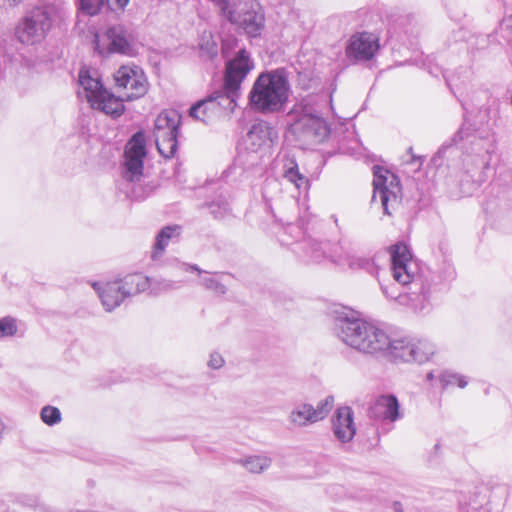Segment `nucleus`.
<instances>
[{"instance_id": "obj_40", "label": "nucleus", "mask_w": 512, "mask_h": 512, "mask_svg": "<svg viewBox=\"0 0 512 512\" xmlns=\"http://www.w3.org/2000/svg\"><path fill=\"white\" fill-rule=\"evenodd\" d=\"M201 284L206 289L211 290L216 294L223 295L226 293V287L214 277H211V276L203 277L201 279Z\"/></svg>"}, {"instance_id": "obj_27", "label": "nucleus", "mask_w": 512, "mask_h": 512, "mask_svg": "<svg viewBox=\"0 0 512 512\" xmlns=\"http://www.w3.org/2000/svg\"><path fill=\"white\" fill-rule=\"evenodd\" d=\"M412 362L424 363L435 353V346L428 340L412 338Z\"/></svg>"}, {"instance_id": "obj_9", "label": "nucleus", "mask_w": 512, "mask_h": 512, "mask_svg": "<svg viewBox=\"0 0 512 512\" xmlns=\"http://www.w3.org/2000/svg\"><path fill=\"white\" fill-rule=\"evenodd\" d=\"M388 171L383 167L375 165L373 167V196L372 201H375L377 197L380 198L383 211L387 215H391L389 206L398 201V194L400 193V181L395 174H391L389 177Z\"/></svg>"}, {"instance_id": "obj_22", "label": "nucleus", "mask_w": 512, "mask_h": 512, "mask_svg": "<svg viewBox=\"0 0 512 512\" xmlns=\"http://www.w3.org/2000/svg\"><path fill=\"white\" fill-rule=\"evenodd\" d=\"M181 227L178 225L163 227L156 236L152 251V259L157 260L164 252L169 241L180 236Z\"/></svg>"}, {"instance_id": "obj_32", "label": "nucleus", "mask_w": 512, "mask_h": 512, "mask_svg": "<svg viewBox=\"0 0 512 512\" xmlns=\"http://www.w3.org/2000/svg\"><path fill=\"white\" fill-rule=\"evenodd\" d=\"M465 137L464 128L461 127L449 140L444 142L441 147L438 149L436 154L433 157V162L437 163L438 160H441L445 157V154L448 150H450L454 145L462 141Z\"/></svg>"}, {"instance_id": "obj_24", "label": "nucleus", "mask_w": 512, "mask_h": 512, "mask_svg": "<svg viewBox=\"0 0 512 512\" xmlns=\"http://www.w3.org/2000/svg\"><path fill=\"white\" fill-rule=\"evenodd\" d=\"M289 422L297 427H305L316 423L312 413V405L309 403H300L296 405L289 415Z\"/></svg>"}, {"instance_id": "obj_12", "label": "nucleus", "mask_w": 512, "mask_h": 512, "mask_svg": "<svg viewBox=\"0 0 512 512\" xmlns=\"http://www.w3.org/2000/svg\"><path fill=\"white\" fill-rule=\"evenodd\" d=\"M235 22H230L243 29L249 37H258L265 27V16L258 3L245 5L235 15Z\"/></svg>"}, {"instance_id": "obj_20", "label": "nucleus", "mask_w": 512, "mask_h": 512, "mask_svg": "<svg viewBox=\"0 0 512 512\" xmlns=\"http://www.w3.org/2000/svg\"><path fill=\"white\" fill-rule=\"evenodd\" d=\"M119 282V287L125 297H131L148 290L151 285V278L141 273L126 275Z\"/></svg>"}, {"instance_id": "obj_16", "label": "nucleus", "mask_w": 512, "mask_h": 512, "mask_svg": "<svg viewBox=\"0 0 512 512\" xmlns=\"http://www.w3.org/2000/svg\"><path fill=\"white\" fill-rule=\"evenodd\" d=\"M332 426L333 433L340 442H350L356 434L353 410L348 406L339 407L335 411Z\"/></svg>"}, {"instance_id": "obj_53", "label": "nucleus", "mask_w": 512, "mask_h": 512, "mask_svg": "<svg viewBox=\"0 0 512 512\" xmlns=\"http://www.w3.org/2000/svg\"><path fill=\"white\" fill-rule=\"evenodd\" d=\"M487 166H488V162H487V161H484V162H483V167H485V168H486Z\"/></svg>"}, {"instance_id": "obj_43", "label": "nucleus", "mask_w": 512, "mask_h": 512, "mask_svg": "<svg viewBox=\"0 0 512 512\" xmlns=\"http://www.w3.org/2000/svg\"><path fill=\"white\" fill-rule=\"evenodd\" d=\"M23 505L28 507H38L39 499L34 495H22L19 500Z\"/></svg>"}, {"instance_id": "obj_2", "label": "nucleus", "mask_w": 512, "mask_h": 512, "mask_svg": "<svg viewBox=\"0 0 512 512\" xmlns=\"http://www.w3.org/2000/svg\"><path fill=\"white\" fill-rule=\"evenodd\" d=\"M390 259L394 280L402 286H409V292L397 297L398 303L420 314L429 313L432 309L430 297L434 291L430 273L414 272L411 253L403 243L390 247Z\"/></svg>"}, {"instance_id": "obj_41", "label": "nucleus", "mask_w": 512, "mask_h": 512, "mask_svg": "<svg viewBox=\"0 0 512 512\" xmlns=\"http://www.w3.org/2000/svg\"><path fill=\"white\" fill-rule=\"evenodd\" d=\"M502 37L512 43V13L506 15L500 23Z\"/></svg>"}, {"instance_id": "obj_3", "label": "nucleus", "mask_w": 512, "mask_h": 512, "mask_svg": "<svg viewBox=\"0 0 512 512\" xmlns=\"http://www.w3.org/2000/svg\"><path fill=\"white\" fill-rule=\"evenodd\" d=\"M290 84L284 68L262 72L249 92L251 107L260 113L283 111L288 102Z\"/></svg>"}, {"instance_id": "obj_39", "label": "nucleus", "mask_w": 512, "mask_h": 512, "mask_svg": "<svg viewBox=\"0 0 512 512\" xmlns=\"http://www.w3.org/2000/svg\"><path fill=\"white\" fill-rule=\"evenodd\" d=\"M17 333L16 320L12 317L0 318V338L12 337Z\"/></svg>"}, {"instance_id": "obj_55", "label": "nucleus", "mask_w": 512, "mask_h": 512, "mask_svg": "<svg viewBox=\"0 0 512 512\" xmlns=\"http://www.w3.org/2000/svg\"><path fill=\"white\" fill-rule=\"evenodd\" d=\"M242 157H243V155H240V156L238 157L237 161H240Z\"/></svg>"}, {"instance_id": "obj_46", "label": "nucleus", "mask_w": 512, "mask_h": 512, "mask_svg": "<svg viewBox=\"0 0 512 512\" xmlns=\"http://www.w3.org/2000/svg\"><path fill=\"white\" fill-rule=\"evenodd\" d=\"M115 2L119 8L124 9L129 3V0H115Z\"/></svg>"}, {"instance_id": "obj_50", "label": "nucleus", "mask_w": 512, "mask_h": 512, "mask_svg": "<svg viewBox=\"0 0 512 512\" xmlns=\"http://www.w3.org/2000/svg\"><path fill=\"white\" fill-rule=\"evenodd\" d=\"M427 379H428V380H430V381L434 379V374H433V372H429V373L427 374Z\"/></svg>"}, {"instance_id": "obj_17", "label": "nucleus", "mask_w": 512, "mask_h": 512, "mask_svg": "<svg viewBox=\"0 0 512 512\" xmlns=\"http://www.w3.org/2000/svg\"><path fill=\"white\" fill-rule=\"evenodd\" d=\"M93 288L98 293L104 309L108 312L118 307L126 298L120 290L118 281L104 284L96 282L93 284Z\"/></svg>"}, {"instance_id": "obj_48", "label": "nucleus", "mask_w": 512, "mask_h": 512, "mask_svg": "<svg viewBox=\"0 0 512 512\" xmlns=\"http://www.w3.org/2000/svg\"><path fill=\"white\" fill-rule=\"evenodd\" d=\"M467 512H489V510L485 507H481L480 509L473 507V508L467 510Z\"/></svg>"}, {"instance_id": "obj_30", "label": "nucleus", "mask_w": 512, "mask_h": 512, "mask_svg": "<svg viewBox=\"0 0 512 512\" xmlns=\"http://www.w3.org/2000/svg\"><path fill=\"white\" fill-rule=\"evenodd\" d=\"M199 49L202 57L210 60L218 55V45L210 32H204L199 41Z\"/></svg>"}, {"instance_id": "obj_6", "label": "nucleus", "mask_w": 512, "mask_h": 512, "mask_svg": "<svg viewBox=\"0 0 512 512\" xmlns=\"http://www.w3.org/2000/svg\"><path fill=\"white\" fill-rule=\"evenodd\" d=\"M52 26L50 14L43 8L31 10L15 29L16 38L23 44L41 42Z\"/></svg>"}, {"instance_id": "obj_31", "label": "nucleus", "mask_w": 512, "mask_h": 512, "mask_svg": "<svg viewBox=\"0 0 512 512\" xmlns=\"http://www.w3.org/2000/svg\"><path fill=\"white\" fill-rule=\"evenodd\" d=\"M327 242H320L316 240H309L305 243L307 253L313 261H320L322 258L327 257Z\"/></svg>"}, {"instance_id": "obj_25", "label": "nucleus", "mask_w": 512, "mask_h": 512, "mask_svg": "<svg viewBox=\"0 0 512 512\" xmlns=\"http://www.w3.org/2000/svg\"><path fill=\"white\" fill-rule=\"evenodd\" d=\"M179 134H160L155 137L158 152L166 159L174 157L178 149Z\"/></svg>"}, {"instance_id": "obj_11", "label": "nucleus", "mask_w": 512, "mask_h": 512, "mask_svg": "<svg viewBox=\"0 0 512 512\" xmlns=\"http://www.w3.org/2000/svg\"><path fill=\"white\" fill-rule=\"evenodd\" d=\"M339 251L335 250L334 257L337 262H345L352 270H363L372 276H377L378 265L376 256H356L353 254L352 244L346 240H340L338 243Z\"/></svg>"}, {"instance_id": "obj_13", "label": "nucleus", "mask_w": 512, "mask_h": 512, "mask_svg": "<svg viewBox=\"0 0 512 512\" xmlns=\"http://www.w3.org/2000/svg\"><path fill=\"white\" fill-rule=\"evenodd\" d=\"M378 49V39L373 34L363 32L350 38L346 47V55L356 61H369Z\"/></svg>"}, {"instance_id": "obj_49", "label": "nucleus", "mask_w": 512, "mask_h": 512, "mask_svg": "<svg viewBox=\"0 0 512 512\" xmlns=\"http://www.w3.org/2000/svg\"><path fill=\"white\" fill-rule=\"evenodd\" d=\"M8 3H10L11 5H17L21 2H23L24 0H6Z\"/></svg>"}, {"instance_id": "obj_44", "label": "nucleus", "mask_w": 512, "mask_h": 512, "mask_svg": "<svg viewBox=\"0 0 512 512\" xmlns=\"http://www.w3.org/2000/svg\"><path fill=\"white\" fill-rule=\"evenodd\" d=\"M381 289H382L383 294L387 298H390V299L397 300V297L401 294V293L396 292L394 285L385 286V285L381 284Z\"/></svg>"}, {"instance_id": "obj_28", "label": "nucleus", "mask_w": 512, "mask_h": 512, "mask_svg": "<svg viewBox=\"0 0 512 512\" xmlns=\"http://www.w3.org/2000/svg\"><path fill=\"white\" fill-rule=\"evenodd\" d=\"M247 471L251 473H261L267 470L272 463V459L266 455H251L237 460Z\"/></svg>"}, {"instance_id": "obj_4", "label": "nucleus", "mask_w": 512, "mask_h": 512, "mask_svg": "<svg viewBox=\"0 0 512 512\" xmlns=\"http://www.w3.org/2000/svg\"><path fill=\"white\" fill-rule=\"evenodd\" d=\"M253 69L254 62L244 48L226 62L223 85L211 93L220 116L233 112L241 96V85Z\"/></svg>"}, {"instance_id": "obj_26", "label": "nucleus", "mask_w": 512, "mask_h": 512, "mask_svg": "<svg viewBox=\"0 0 512 512\" xmlns=\"http://www.w3.org/2000/svg\"><path fill=\"white\" fill-rule=\"evenodd\" d=\"M218 15L227 22H235V15L239 11L242 0H209Z\"/></svg>"}, {"instance_id": "obj_23", "label": "nucleus", "mask_w": 512, "mask_h": 512, "mask_svg": "<svg viewBox=\"0 0 512 512\" xmlns=\"http://www.w3.org/2000/svg\"><path fill=\"white\" fill-rule=\"evenodd\" d=\"M284 161V177L289 182L294 183L298 189H307L309 186V180L299 172L295 158L287 155Z\"/></svg>"}, {"instance_id": "obj_10", "label": "nucleus", "mask_w": 512, "mask_h": 512, "mask_svg": "<svg viewBox=\"0 0 512 512\" xmlns=\"http://www.w3.org/2000/svg\"><path fill=\"white\" fill-rule=\"evenodd\" d=\"M274 134L273 128L265 121H258L251 126L244 142L247 156L251 157L252 165L257 164L259 161V157L255 154L262 148L270 146Z\"/></svg>"}, {"instance_id": "obj_21", "label": "nucleus", "mask_w": 512, "mask_h": 512, "mask_svg": "<svg viewBox=\"0 0 512 512\" xmlns=\"http://www.w3.org/2000/svg\"><path fill=\"white\" fill-rule=\"evenodd\" d=\"M412 338L390 339L389 343L383 347L381 353H386L394 360L403 362H412Z\"/></svg>"}, {"instance_id": "obj_5", "label": "nucleus", "mask_w": 512, "mask_h": 512, "mask_svg": "<svg viewBox=\"0 0 512 512\" xmlns=\"http://www.w3.org/2000/svg\"><path fill=\"white\" fill-rule=\"evenodd\" d=\"M334 329L343 343L362 353H380L389 343V336L383 329L362 319H338Z\"/></svg>"}, {"instance_id": "obj_14", "label": "nucleus", "mask_w": 512, "mask_h": 512, "mask_svg": "<svg viewBox=\"0 0 512 512\" xmlns=\"http://www.w3.org/2000/svg\"><path fill=\"white\" fill-rule=\"evenodd\" d=\"M106 36L109 40V52L126 56L135 55V36L130 28L116 24L107 29Z\"/></svg>"}, {"instance_id": "obj_37", "label": "nucleus", "mask_w": 512, "mask_h": 512, "mask_svg": "<svg viewBox=\"0 0 512 512\" xmlns=\"http://www.w3.org/2000/svg\"><path fill=\"white\" fill-rule=\"evenodd\" d=\"M176 288V283L170 280L161 279H151V285L148 290L152 295H159L164 292H168Z\"/></svg>"}, {"instance_id": "obj_34", "label": "nucleus", "mask_w": 512, "mask_h": 512, "mask_svg": "<svg viewBox=\"0 0 512 512\" xmlns=\"http://www.w3.org/2000/svg\"><path fill=\"white\" fill-rule=\"evenodd\" d=\"M334 405V397L327 396L325 399L318 402L316 407L312 406V413L314 416L315 422L323 420L331 411Z\"/></svg>"}, {"instance_id": "obj_15", "label": "nucleus", "mask_w": 512, "mask_h": 512, "mask_svg": "<svg viewBox=\"0 0 512 512\" xmlns=\"http://www.w3.org/2000/svg\"><path fill=\"white\" fill-rule=\"evenodd\" d=\"M368 415L370 418L377 420L390 422L399 420L402 414L400 413V404L397 397L393 394L380 395L369 408Z\"/></svg>"}, {"instance_id": "obj_29", "label": "nucleus", "mask_w": 512, "mask_h": 512, "mask_svg": "<svg viewBox=\"0 0 512 512\" xmlns=\"http://www.w3.org/2000/svg\"><path fill=\"white\" fill-rule=\"evenodd\" d=\"M210 213L216 219H222L231 214V207L227 195L219 194L211 202L207 203Z\"/></svg>"}, {"instance_id": "obj_42", "label": "nucleus", "mask_w": 512, "mask_h": 512, "mask_svg": "<svg viewBox=\"0 0 512 512\" xmlns=\"http://www.w3.org/2000/svg\"><path fill=\"white\" fill-rule=\"evenodd\" d=\"M224 359L221 354L218 352H213L210 354V358L208 361V366L211 369H220L224 365Z\"/></svg>"}, {"instance_id": "obj_51", "label": "nucleus", "mask_w": 512, "mask_h": 512, "mask_svg": "<svg viewBox=\"0 0 512 512\" xmlns=\"http://www.w3.org/2000/svg\"><path fill=\"white\" fill-rule=\"evenodd\" d=\"M512 0H502L503 4L506 5L508 3H510Z\"/></svg>"}, {"instance_id": "obj_33", "label": "nucleus", "mask_w": 512, "mask_h": 512, "mask_svg": "<svg viewBox=\"0 0 512 512\" xmlns=\"http://www.w3.org/2000/svg\"><path fill=\"white\" fill-rule=\"evenodd\" d=\"M106 3L107 0H78V9L86 15L95 16Z\"/></svg>"}, {"instance_id": "obj_54", "label": "nucleus", "mask_w": 512, "mask_h": 512, "mask_svg": "<svg viewBox=\"0 0 512 512\" xmlns=\"http://www.w3.org/2000/svg\"><path fill=\"white\" fill-rule=\"evenodd\" d=\"M408 153H411V154H412V147H410V148L408 149Z\"/></svg>"}, {"instance_id": "obj_35", "label": "nucleus", "mask_w": 512, "mask_h": 512, "mask_svg": "<svg viewBox=\"0 0 512 512\" xmlns=\"http://www.w3.org/2000/svg\"><path fill=\"white\" fill-rule=\"evenodd\" d=\"M440 382L443 388L451 385H457L460 388H465L468 384L465 376L449 371H444L441 373Z\"/></svg>"}, {"instance_id": "obj_1", "label": "nucleus", "mask_w": 512, "mask_h": 512, "mask_svg": "<svg viewBox=\"0 0 512 512\" xmlns=\"http://www.w3.org/2000/svg\"><path fill=\"white\" fill-rule=\"evenodd\" d=\"M114 80L118 91H123L119 97L109 92L98 78L91 77L88 71L79 72V84L91 108L118 117L125 110L124 100L131 101L144 96L148 90V82L140 67L128 65L121 66L115 72Z\"/></svg>"}, {"instance_id": "obj_18", "label": "nucleus", "mask_w": 512, "mask_h": 512, "mask_svg": "<svg viewBox=\"0 0 512 512\" xmlns=\"http://www.w3.org/2000/svg\"><path fill=\"white\" fill-rule=\"evenodd\" d=\"M189 116L206 125L212 124L217 118L221 117L211 94L192 105L189 109Z\"/></svg>"}, {"instance_id": "obj_7", "label": "nucleus", "mask_w": 512, "mask_h": 512, "mask_svg": "<svg viewBox=\"0 0 512 512\" xmlns=\"http://www.w3.org/2000/svg\"><path fill=\"white\" fill-rule=\"evenodd\" d=\"M291 130L299 141L307 145L320 144L330 134V128L323 117L306 107L304 114L292 125Z\"/></svg>"}, {"instance_id": "obj_19", "label": "nucleus", "mask_w": 512, "mask_h": 512, "mask_svg": "<svg viewBox=\"0 0 512 512\" xmlns=\"http://www.w3.org/2000/svg\"><path fill=\"white\" fill-rule=\"evenodd\" d=\"M181 115L175 110L161 112L154 124V136L160 134H179Z\"/></svg>"}, {"instance_id": "obj_36", "label": "nucleus", "mask_w": 512, "mask_h": 512, "mask_svg": "<svg viewBox=\"0 0 512 512\" xmlns=\"http://www.w3.org/2000/svg\"><path fill=\"white\" fill-rule=\"evenodd\" d=\"M40 417L45 424L53 426L61 421V412L57 407L47 405L41 409Z\"/></svg>"}, {"instance_id": "obj_8", "label": "nucleus", "mask_w": 512, "mask_h": 512, "mask_svg": "<svg viewBox=\"0 0 512 512\" xmlns=\"http://www.w3.org/2000/svg\"><path fill=\"white\" fill-rule=\"evenodd\" d=\"M146 139L142 131L136 132L128 141L124 151L123 178L128 182H138L143 176L146 157Z\"/></svg>"}, {"instance_id": "obj_38", "label": "nucleus", "mask_w": 512, "mask_h": 512, "mask_svg": "<svg viewBox=\"0 0 512 512\" xmlns=\"http://www.w3.org/2000/svg\"><path fill=\"white\" fill-rule=\"evenodd\" d=\"M446 83L449 86L451 92L461 102V105H462L463 109L467 110L468 99L466 98V96L461 91L460 83H458V78H456L454 75L446 77Z\"/></svg>"}, {"instance_id": "obj_45", "label": "nucleus", "mask_w": 512, "mask_h": 512, "mask_svg": "<svg viewBox=\"0 0 512 512\" xmlns=\"http://www.w3.org/2000/svg\"><path fill=\"white\" fill-rule=\"evenodd\" d=\"M181 268H182L183 270H185V271L192 270V271H197V272L201 273V270H200V269H199V267H198V266H196V265L188 266L187 264L182 263V264H181Z\"/></svg>"}, {"instance_id": "obj_47", "label": "nucleus", "mask_w": 512, "mask_h": 512, "mask_svg": "<svg viewBox=\"0 0 512 512\" xmlns=\"http://www.w3.org/2000/svg\"><path fill=\"white\" fill-rule=\"evenodd\" d=\"M393 509L395 512H403V507L400 502H394Z\"/></svg>"}, {"instance_id": "obj_52", "label": "nucleus", "mask_w": 512, "mask_h": 512, "mask_svg": "<svg viewBox=\"0 0 512 512\" xmlns=\"http://www.w3.org/2000/svg\"><path fill=\"white\" fill-rule=\"evenodd\" d=\"M440 448L439 444H435L434 449L437 451Z\"/></svg>"}]
</instances>
